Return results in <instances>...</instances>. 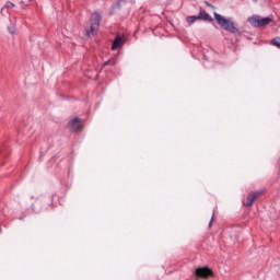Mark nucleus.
<instances>
[{
	"label": "nucleus",
	"instance_id": "12",
	"mask_svg": "<svg viewBox=\"0 0 280 280\" xmlns=\"http://www.w3.org/2000/svg\"><path fill=\"white\" fill-rule=\"evenodd\" d=\"M271 43L275 47H278L280 49V37L273 38Z\"/></svg>",
	"mask_w": 280,
	"mask_h": 280
},
{
	"label": "nucleus",
	"instance_id": "5",
	"mask_svg": "<svg viewBox=\"0 0 280 280\" xmlns=\"http://www.w3.org/2000/svg\"><path fill=\"white\" fill-rule=\"evenodd\" d=\"M261 194H264V190H257L255 192H249L247 195L246 199L243 200L244 207H253V203L255 202V200H257L258 197L261 196Z\"/></svg>",
	"mask_w": 280,
	"mask_h": 280
},
{
	"label": "nucleus",
	"instance_id": "17",
	"mask_svg": "<svg viewBox=\"0 0 280 280\" xmlns=\"http://www.w3.org/2000/svg\"><path fill=\"white\" fill-rule=\"evenodd\" d=\"M206 4H207L209 8H211V3H209V2H206Z\"/></svg>",
	"mask_w": 280,
	"mask_h": 280
},
{
	"label": "nucleus",
	"instance_id": "4",
	"mask_svg": "<svg viewBox=\"0 0 280 280\" xmlns=\"http://www.w3.org/2000/svg\"><path fill=\"white\" fill-rule=\"evenodd\" d=\"M195 279H209L213 277V270L209 267H198L194 271Z\"/></svg>",
	"mask_w": 280,
	"mask_h": 280
},
{
	"label": "nucleus",
	"instance_id": "9",
	"mask_svg": "<svg viewBox=\"0 0 280 280\" xmlns=\"http://www.w3.org/2000/svg\"><path fill=\"white\" fill-rule=\"evenodd\" d=\"M12 8H14V3L13 2H11V1H7L5 2V4H4V7H2V9H1V14H2V16H5V11L7 10H12Z\"/></svg>",
	"mask_w": 280,
	"mask_h": 280
},
{
	"label": "nucleus",
	"instance_id": "2",
	"mask_svg": "<svg viewBox=\"0 0 280 280\" xmlns=\"http://www.w3.org/2000/svg\"><path fill=\"white\" fill-rule=\"evenodd\" d=\"M100 23H102V14L95 12L85 25V36H95V33L100 30Z\"/></svg>",
	"mask_w": 280,
	"mask_h": 280
},
{
	"label": "nucleus",
	"instance_id": "7",
	"mask_svg": "<svg viewBox=\"0 0 280 280\" xmlns=\"http://www.w3.org/2000/svg\"><path fill=\"white\" fill-rule=\"evenodd\" d=\"M197 19L199 21H208L209 23H211L213 21V18H211L210 14L207 13V11H205V10H201L199 12V14L197 15Z\"/></svg>",
	"mask_w": 280,
	"mask_h": 280
},
{
	"label": "nucleus",
	"instance_id": "15",
	"mask_svg": "<svg viewBox=\"0 0 280 280\" xmlns=\"http://www.w3.org/2000/svg\"><path fill=\"white\" fill-rule=\"evenodd\" d=\"M119 3H121V0H119L116 4L112 5L113 10H115V8H117V5H119Z\"/></svg>",
	"mask_w": 280,
	"mask_h": 280
},
{
	"label": "nucleus",
	"instance_id": "14",
	"mask_svg": "<svg viewBox=\"0 0 280 280\" xmlns=\"http://www.w3.org/2000/svg\"><path fill=\"white\" fill-rule=\"evenodd\" d=\"M33 209H34L35 213H40V212H43V211L47 210V208H45V209H40V210H38V209H36V208H33Z\"/></svg>",
	"mask_w": 280,
	"mask_h": 280
},
{
	"label": "nucleus",
	"instance_id": "13",
	"mask_svg": "<svg viewBox=\"0 0 280 280\" xmlns=\"http://www.w3.org/2000/svg\"><path fill=\"white\" fill-rule=\"evenodd\" d=\"M107 65H115V61L107 60L104 62V67H107Z\"/></svg>",
	"mask_w": 280,
	"mask_h": 280
},
{
	"label": "nucleus",
	"instance_id": "16",
	"mask_svg": "<svg viewBox=\"0 0 280 280\" xmlns=\"http://www.w3.org/2000/svg\"><path fill=\"white\" fill-rule=\"evenodd\" d=\"M213 218H214V214H212V218H211L210 223H209V228H211V225L213 224Z\"/></svg>",
	"mask_w": 280,
	"mask_h": 280
},
{
	"label": "nucleus",
	"instance_id": "10",
	"mask_svg": "<svg viewBox=\"0 0 280 280\" xmlns=\"http://www.w3.org/2000/svg\"><path fill=\"white\" fill-rule=\"evenodd\" d=\"M8 32H9V34H12V35L19 34V32L16 31V26L14 25V23H11V24L8 26Z\"/></svg>",
	"mask_w": 280,
	"mask_h": 280
},
{
	"label": "nucleus",
	"instance_id": "1",
	"mask_svg": "<svg viewBox=\"0 0 280 280\" xmlns=\"http://www.w3.org/2000/svg\"><path fill=\"white\" fill-rule=\"evenodd\" d=\"M214 20L217 21L218 25L222 27V30H225V32H230V34H237V32H240L237 24H235V22H233V19L231 18L226 19L220 13H214Z\"/></svg>",
	"mask_w": 280,
	"mask_h": 280
},
{
	"label": "nucleus",
	"instance_id": "11",
	"mask_svg": "<svg viewBox=\"0 0 280 280\" xmlns=\"http://www.w3.org/2000/svg\"><path fill=\"white\" fill-rule=\"evenodd\" d=\"M186 21L189 25H192L195 21H199L198 15H190L186 18Z\"/></svg>",
	"mask_w": 280,
	"mask_h": 280
},
{
	"label": "nucleus",
	"instance_id": "3",
	"mask_svg": "<svg viewBox=\"0 0 280 280\" xmlns=\"http://www.w3.org/2000/svg\"><path fill=\"white\" fill-rule=\"evenodd\" d=\"M248 23L253 27H265V25H270V23H272V18H261L259 15H254L248 19Z\"/></svg>",
	"mask_w": 280,
	"mask_h": 280
},
{
	"label": "nucleus",
	"instance_id": "8",
	"mask_svg": "<svg viewBox=\"0 0 280 280\" xmlns=\"http://www.w3.org/2000/svg\"><path fill=\"white\" fill-rule=\"evenodd\" d=\"M121 47V36H116L113 44H112V50L116 51V49H119Z\"/></svg>",
	"mask_w": 280,
	"mask_h": 280
},
{
	"label": "nucleus",
	"instance_id": "6",
	"mask_svg": "<svg viewBox=\"0 0 280 280\" xmlns=\"http://www.w3.org/2000/svg\"><path fill=\"white\" fill-rule=\"evenodd\" d=\"M69 127L72 132H80V130H82V122H80V118L70 120Z\"/></svg>",
	"mask_w": 280,
	"mask_h": 280
}]
</instances>
